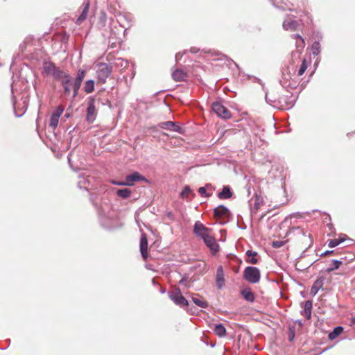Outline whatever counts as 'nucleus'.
<instances>
[{
    "label": "nucleus",
    "instance_id": "obj_46",
    "mask_svg": "<svg viewBox=\"0 0 355 355\" xmlns=\"http://www.w3.org/2000/svg\"><path fill=\"white\" fill-rule=\"evenodd\" d=\"M71 116V113L69 112V110H67V112L64 114V117L66 119H68Z\"/></svg>",
    "mask_w": 355,
    "mask_h": 355
},
{
    "label": "nucleus",
    "instance_id": "obj_18",
    "mask_svg": "<svg viewBox=\"0 0 355 355\" xmlns=\"http://www.w3.org/2000/svg\"><path fill=\"white\" fill-rule=\"evenodd\" d=\"M299 26V23L297 20L288 18L283 22V28L286 31H295Z\"/></svg>",
    "mask_w": 355,
    "mask_h": 355
},
{
    "label": "nucleus",
    "instance_id": "obj_54",
    "mask_svg": "<svg viewBox=\"0 0 355 355\" xmlns=\"http://www.w3.org/2000/svg\"><path fill=\"white\" fill-rule=\"evenodd\" d=\"M294 338V336H290V340H292V338Z\"/></svg>",
    "mask_w": 355,
    "mask_h": 355
},
{
    "label": "nucleus",
    "instance_id": "obj_17",
    "mask_svg": "<svg viewBox=\"0 0 355 355\" xmlns=\"http://www.w3.org/2000/svg\"><path fill=\"white\" fill-rule=\"evenodd\" d=\"M216 283L218 289H221L225 284L224 271L222 266L217 268Z\"/></svg>",
    "mask_w": 355,
    "mask_h": 355
},
{
    "label": "nucleus",
    "instance_id": "obj_2",
    "mask_svg": "<svg viewBox=\"0 0 355 355\" xmlns=\"http://www.w3.org/2000/svg\"><path fill=\"white\" fill-rule=\"evenodd\" d=\"M266 101L275 107L282 110H288L294 105L295 98L292 95L279 96L278 99H270L268 94L266 95Z\"/></svg>",
    "mask_w": 355,
    "mask_h": 355
},
{
    "label": "nucleus",
    "instance_id": "obj_16",
    "mask_svg": "<svg viewBox=\"0 0 355 355\" xmlns=\"http://www.w3.org/2000/svg\"><path fill=\"white\" fill-rule=\"evenodd\" d=\"M89 6H90V4L88 1L83 3V6L80 8L81 9L80 15H79V17H78V19L76 20L77 24H78V25L81 24L82 22L86 19V18L87 17V15H88Z\"/></svg>",
    "mask_w": 355,
    "mask_h": 355
},
{
    "label": "nucleus",
    "instance_id": "obj_44",
    "mask_svg": "<svg viewBox=\"0 0 355 355\" xmlns=\"http://www.w3.org/2000/svg\"><path fill=\"white\" fill-rule=\"evenodd\" d=\"M334 252V251L332 250H327L326 252H323L322 254H321V257L322 256H326V255H328V254H332Z\"/></svg>",
    "mask_w": 355,
    "mask_h": 355
},
{
    "label": "nucleus",
    "instance_id": "obj_29",
    "mask_svg": "<svg viewBox=\"0 0 355 355\" xmlns=\"http://www.w3.org/2000/svg\"><path fill=\"white\" fill-rule=\"evenodd\" d=\"M343 331V327L341 326H338V327H335L333 329V331L329 334L328 338L329 340H333L335 338H336L338 336H340Z\"/></svg>",
    "mask_w": 355,
    "mask_h": 355
},
{
    "label": "nucleus",
    "instance_id": "obj_25",
    "mask_svg": "<svg viewBox=\"0 0 355 355\" xmlns=\"http://www.w3.org/2000/svg\"><path fill=\"white\" fill-rule=\"evenodd\" d=\"M233 193L229 186H224L222 191L218 193V197L220 199H230L232 196Z\"/></svg>",
    "mask_w": 355,
    "mask_h": 355
},
{
    "label": "nucleus",
    "instance_id": "obj_24",
    "mask_svg": "<svg viewBox=\"0 0 355 355\" xmlns=\"http://www.w3.org/2000/svg\"><path fill=\"white\" fill-rule=\"evenodd\" d=\"M191 299L193 302L200 308H207L208 306V303L198 294L193 295Z\"/></svg>",
    "mask_w": 355,
    "mask_h": 355
},
{
    "label": "nucleus",
    "instance_id": "obj_35",
    "mask_svg": "<svg viewBox=\"0 0 355 355\" xmlns=\"http://www.w3.org/2000/svg\"><path fill=\"white\" fill-rule=\"evenodd\" d=\"M312 53L313 55H317L320 52V44L319 42H314L311 46Z\"/></svg>",
    "mask_w": 355,
    "mask_h": 355
},
{
    "label": "nucleus",
    "instance_id": "obj_53",
    "mask_svg": "<svg viewBox=\"0 0 355 355\" xmlns=\"http://www.w3.org/2000/svg\"><path fill=\"white\" fill-rule=\"evenodd\" d=\"M294 338V336H290V340H292V338Z\"/></svg>",
    "mask_w": 355,
    "mask_h": 355
},
{
    "label": "nucleus",
    "instance_id": "obj_15",
    "mask_svg": "<svg viewBox=\"0 0 355 355\" xmlns=\"http://www.w3.org/2000/svg\"><path fill=\"white\" fill-rule=\"evenodd\" d=\"M325 278L322 276L319 277L313 283L311 286L310 294L311 296H315L318 291L322 289L324 285Z\"/></svg>",
    "mask_w": 355,
    "mask_h": 355
},
{
    "label": "nucleus",
    "instance_id": "obj_4",
    "mask_svg": "<svg viewBox=\"0 0 355 355\" xmlns=\"http://www.w3.org/2000/svg\"><path fill=\"white\" fill-rule=\"evenodd\" d=\"M243 279L250 284H257L261 279V272L258 268L247 266L243 270Z\"/></svg>",
    "mask_w": 355,
    "mask_h": 355
},
{
    "label": "nucleus",
    "instance_id": "obj_39",
    "mask_svg": "<svg viewBox=\"0 0 355 355\" xmlns=\"http://www.w3.org/2000/svg\"><path fill=\"white\" fill-rule=\"evenodd\" d=\"M343 240L341 239H331L329 241L328 245L329 248H334L337 245H338L340 243H342Z\"/></svg>",
    "mask_w": 355,
    "mask_h": 355
},
{
    "label": "nucleus",
    "instance_id": "obj_50",
    "mask_svg": "<svg viewBox=\"0 0 355 355\" xmlns=\"http://www.w3.org/2000/svg\"><path fill=\"white\" fill-rule=\"evenodd\" d=\"M168 217L171 218V217H172V213L171 212L168 213Z\"/></svg>",
    "mask_w": 355,
    "mask_h": 355
},
{
    "label": "nucleus",
    "instance_id": "obj_51",
    "mask_svg": "<svg viewBox=\"0 0 355 355\" xmlns=\"http://www.w3.org/2000/svg\"><path fill=\"white\" fill-rule=\"evenodd\" d=\"M165 291H166V290H165V289H164V288H162V289H161V293H165Z\"/></svg>",
    "mask_w": 355,
    "mask_h": 355
},
{
    "label": "nucleus",
    "instance_id": "obj_13",
    "mask_svg": "<svg viewBox=\"0 0 355 355\" xmlns=\"http://www.w3.org/2000/svg\"><path fill=\"white\" fill-rule=\"evenodd\" d=\"M230 214V210L223 205H219L214 209V215L216 218L226 219Z\"/></svg>",
    "mask_w": 355,
    "mask_h": 355
},
{
    "label": "nucleus",
    "instance_id": "obj_23",
    "mask_svg": "<svg viewBox=\"0 0 355 355\" xmlns=\"http://www.w3.org/2000/svg\"><path fill=\"white\" fill-rule=\"evenodd\" d=\"M79 178H80V180L78 182V187L80 189H85L87 191L90 189L89 185H90L91 179L89 178V177H88V176L85 177V176L80 175Z\"/></svg>",
    "mask_w": 355,
    "mask_h": 355
},
{
    "label": "nucleus",
    "instance_id": "obj_31",
    "mask_svg": "<svg viewBox=\"0 0 355 355\" xmlns=\"http://www.w3.org/2000/svg\"><path fill=\"white\" fill-rule=\"evenodd\" d=\"M214 331L219 337H224L226 335V329L222 324H216Z\"/></svg>",
    "mask_w": 355,
    "mask_h": 355
},
{
    "label": "nucleus",
    "instance_id": "obj_14",
    "mask_svg": "<svg viewBox=\"0 0 355 355\" xmlns=\"http://www.w3.org/2000/svg\"><path fill=\"white\" fill-rule=\"evenodd\" d=\"M204 243L210 249L213 254L216 253L219 250V245L216 243L215 238L209 234L203 239Z\"/></svg>",
    "mask_w": 355,
    "mask_h": 355
},
{
    "label": "nucleus",
    "instance_id": "obj_57",
    "mask_svg": "<svg viewBox=\"0 0 355 355\" xmlns=\"http://www.w3.org/2000/svg\"><path fill=\"white\" fill-rule=\"evenodd\" d=\"M68 161H69V162L70 163L71 159H70V157H68Z\"/></svg>",
    "mask_w": 355,
    "mask_h": 355
},
{
    "label": "nucleus",
    "instance_id": "obj_52",
    "mask_svg": "<svg viewBox=\"0 0 355 355\" xmlns=\"http://www.w3.org/2000/svg\"><path fill=\"white\" fill-rule=\"evenodd\" d=\"M294 338V336H290V340H292V338Z\"/></svg>",
    "mask_w": 355,
    "mask_h": 355
},
{
    "label": "nucleus",
    "instance_id": "obj_28",
    "mask_svg": "<svg viewBox=\"0 0 355 355\" xmlns=\"http://www.w3.org/2000/svg\"><path fill=\"white\" fill-rule=\"evenodd\" d=\"M199 193L205 198H208L212 195L211 193V185L210 184H207L205 187H202L198 189Z\"/></svg>",
    "mask_w": 355,
    "mask_h": 355
},
{
    "label": "nucleus",
    "instance_id": "obj_37",
    "mask_svg": "<svg viewBox=\"0 0 355 355\" xmlns=\"http://www.w3.org/2000/svg\"><path fill=\"white\" fill-rule=\"evenodd\" d=\"M262 199L258 196L257 194H255V199L253 205V209H255V211L258 210L260 207L261 204L262 203Z\"/></svg>",
    "mask_w": 355,
    "mask_h": 355
},
{
    "label": "nucleus",
    "instance_id": "obj_26",
    "mask_svg": "<svg viewBox=\"0 0 355 355\" xmlns=\"http://www.w3.org/2000/svg\"><path fill=\"white\" fill-rule=\"evenodd\" d=\"M241 295L248 302L254 301V295L250 288H245L241 291Z\"/></svg>",
    "mask_w": 355,
    "mask_h": 355
},
{
    "label": "nucleus",
    "instance_id": "obj_36",
    "mask_svg": "<svg viewBox=\"0 0 355 355\" xmlns=\"http://www.w3.org/2000/svg\"><path fill=\"white\" fill-rule=\"evenodd\" d=\"M115 65L122 67L123 69L126 68L128 66V62L122 58H117L114 62Z\"/></svg>",
    "mask_w": 355,
    "mask_h": 355
},
{
    "label": "nucleus",
    "instance_id": "obj_9",
    "mask_svg": "<svg viewBox=\"0 0 355 355\" xmlns=\"http://www.w3.org/2000/svg\"><path fill=\"white\" fill-rule=\"evenodd\" d=\"M64 110L63 105H58L55 110L53 112L49 121V125L53 130L58 127L59 119Z\"/></svg>",
    "mask_w": 355,
    "mask_h": 355
},
{
    "label": "nucleus",
    "instance_id": "obj_56",
    "mask_svg": "<svg viewBox=\"0 0 355 355\" xmlns=\"http://www.w3.org/2000/svg\"><path fill=\"white\" fill-rule=\"evenodd\" d=\"M17 116H21L22 115V114H16Z\"/></svg>",
    "mask_w": 355,
    "mask_h": 355
},
{
    "label": "nucleus",
    "instance_id": "obj_10",
    "mask_svg": "<svg viewBox=\"0 0 355 355\" xmlns=\"http://www.w3.org/2000/svg\"><path fill=\"white\" fill-rule=\"evenodd\" d=\"M210 230L205 227L202 223L199 221H196L193 226V233L198 236L202 239V240L208 236L209 234Z\"/></svg>",
    "mask_w": 355,
    "mask_h": 355
},
{
    "label": "nucleus",
    "instance_id": "obj_48",
    "mask_svg": "<svg viewBox=\"0 0 355 355\" xmlns=\"http://www.w3.org/2000/svg\"><path fill=\"white\" fill-rule=\"evenodd\" d=\"M270 1H272V5H273L275 7H276V8H280L279 6H277V5L275 3L274 0H270Z\"/></svg>",
    "mask_w": 355,
    "mask_h": 355
},
{
    "label": "nucleus",
    "instance_id": "obj_43",
    "mask_svg": "<svg viewBox=\"0 0 355 355\" xmlns=\"http://www.w3.org/2000/svg\"><path fill=\"white\" fill-rule=\"evenodd\" d=\"M182 57V55L180 53H178L175 55V61L178 62Z\"/></svg>",
    "mask_w": 355,
    "mask_h": 355
},
{
    "label": "nucleus",
    "instance_id": "obj_12",
    "mask_svg": "<svg viewBox=\"0 0 355 355\" xmlns=\"http://www.w3.org/2000/svg\"><path fill=\"white\" fill-rule=\"evenodd\" d=\"M158 126L162 129L173 131L178 133L182 132V128L178 125V123L173 121H168L162 122L159 123Z\"/></svg>",
    "mask_w": 355,
    "mask_h": 355
},
{
    "label": "nucleus",
    "instance_id": "obj_55",
    "mask_svg": "<svg viewBox=\"0 0 355 355\" xmlns=\"http://www.w3.org/2000/svg\"><path fill=\"white\" fill-rule=\"evenodd\" d=\"M294 338V336H290V340H292V338Z\"/></svg>",
    "mask_w": 355,
    "mask_h": 355
},
{
    "label": "nucleus",
    "instance_id": "obj_32",
    "mask_svg": "<svg viewBox=\"0 0 355 355\" xmlns=\"http://www.w3.org/2000/svg\"><path fill=\"white\" fill-rule=\"evenodd\" d=\"M293 36L296 39L295 45H296V48L297 49V52H300L304 47V45H305L304 40L299 34H295Z\"/></svg>",
    "mask_w": 355,
    "mask_h": 355
},
{
    "label": "nucleus",
    "instance_id": "obj_11",
    "mask_svg": "<svg viewBox=\"0 0 355 355\" xmlns=\"http://www.w3.org/2000/svg\"><path fill=\"white\" fill-rule=\"evenodd\" d=\"M125 180L127 186H133L135 182H148L144 175L137 171L126 175Z\"/></svg>",
    "mask_w": 355,
    "mask_h": 355
},
{
    "label": "nucleus",
    "instance_id": "obj_8",
    "mask_svg": "<svg viewBox=\"0 0 355 355\" xmlns=\"http://www.w3.org/2000/svg\"><path fill=\"white\" fill-rule=\"evenodd\" d=\"M211 107L214 113L222 119H228L232 117L230 111L219 102L213 103Z\"/></svg>",
    "mask_w": 355,
    "mask_h": 355
},
{
    "label": "nucleus",
    "instance_id": "obj_42",
    "mask_svg": "<svg viewBox=\"0 0 355 355\" xmlns=\"http://www.w3.org/2000/svg\"><path fill=\"white\" fill-rule=\"evenodd\" d=\"M112 183L113 184H115V185L127 186V184H125L126 183V180H125L124 181H121V182H118V181L113 180L112 182Z\"/></svg>",
    "mask_w": 355,
    "mask_h": 355
},
{
    "label": "nucleus",
    "instance_id": "obj_38",
    "mask_svg": "<svg viewBox=\"0 0 355 355\" xmlns=\"http://www.w3.org/2000/svg\"><path fill=\"white\" fill-rule=\"evenodd\" d=\"M191 193V189L189 186H185L184 189L180 193V196L182 198L184 199L187 197V195Z\"/></svg>",
    "mask_w": 355,
    "mask_h": 355
},
{
    "label": "nucleus",
    "instance_id": "obj_33",
    "mask_svg": "<svg viewBox=\"0 0 355 355\" xmlns=\"http://www.w3.org/2000/svg\"><path fill=\"white\" fill-rule=\"evenodd\" d=\"M131 190L128 188L120 189L116 191V195L123 199L129 198L131 195Z\"/></svg>",
    "mask_w": 355,
    "mask_h": 355
},
{
    "label": "nucleus",
    "instance_id": "obj_27",
    "mask_svg": "<svg viewBox=\"0 0 355 355\" xmlns=\"http://www.w3.org/2000/svg\"><path fill=\"white\" fill-rule=\"evenodd\" d=\"M187 73L182 69H176L172 73V78L175 81H182L187 78Z\"/></svg>",
    "mask_w": 355,
    "mask_h": 355
},
{
    "label": "nucleus",
    "instance_id": "obj_22",
    "mask_svg": "<svg viewBox=\"0 0 355 355\" xmlns=\"http://www.w3.org/2000/svg\"><path fill=\"white\" fill-rule=\"evenodd\" d=\"M303 304V311H302V314L305 316L306 319H310L311 317V310L313 307V304L311 300H307Z\"/></svg>",
    "mask_w": 355,
    "mask_h": 355
},
{
    "label": "nucleus",
    "instance_id": "obj_47",
    "mask_svg": "<svg viewBox=\"0 0 355 355\" xmlns=\"http://www.w3.org/2000/svg\"><path fill=\"white\" fill-rule=\"evenodd\" d=\"M266 94H268V96H269V98H270V99H278V98H276V97H275V96H272V94H268V93H266Z\"/></svg>",
    "mask_w": 355,
    "mask_h": 355
},
{
    "label": "nucleus",
    "instance_id": "obj_20",
    "mask_svg": "<svg viewBox=\"0 0 355 355\" xmlns=\"http://www.w3.org/2000/svg\"><path fill=\"white\" fill-rule=\"evenodd\" d=\"M245 255L247 257L245 261L248 263L253 265L258 263L259 259L257 258V256L258 255L257 252L248 250L246 251Z\"/></svg>",
    "mask_w": 355,
    "mask_h": 355
},
{
    "label": "nucleus",
    "instance_id": "obj_45",
    "mask_svg": "<svg viewBox=\"0 0 355 355\" xmlns=\"http://www.w3.org/2000/svg\"><path fill=\"white\" fill-rule=\"evenodd\" d=\"M350 325L355 326V316H353L350 319Z\"/></svg>",
    "mask_w": 355,
    "mask_h": 355
},
{
    "label": "nucleus",
    "instance_id": "obj_3",
    "mask_svg": "<svg viewBox=\"0 0 355 355\" xmlns=\"http://www.w3.org/2000/svg\"><path fill=\"white\" fill-rule=\"evenodd\" d=\"M42 69V73L44 76H51L55 80L58 81L66 73L51 61H44Z\"/></svg>",
    "mask_w": 355,
    "mask_h": 355
},
{
    "label": "nucleus",
    "instance_id": "obj_19",
    "mask_svg": "<svg viewBox=\"0 0 355 355\" xmlns=\"http://www.w3.org/2000/svg\"><path fill=\"white\" fill-rule=\"evenodd\" d=\"M140 252L144 260L148 258V240L145 235H142L140 239Z\"/></svg>",
    "mask_w": 355,
    "mask_h": 355
},
{
    "label": "nucleus",
    "instance_id": "obj_5",
    "mask_svg": "<svg viewBox=\"0 0 355 355\" xmlns=\"http://www.w3.org/2000/svg\"><path fill=\"white\" fill-rule=\"evenodd\" d=\"M112 72V67L106 63H99L97 65L96 74L98 82L105 83L107 78Z\"/></svg>",
    "mask_w": 355,
    "mask_h": 355
},
{
    "label": "nucleus",
    "instance_id": "obj_34",
    "mask_svg": "<svg viewBox=\"0 0 355 355\" xmlns=\"http://www.w3.org/2000/svg\"><path fill=\"white\" fill-rule=\"evenodd\" d=\"M343 261L340 260L334 259L332 260L331 265L326 269V272L330 273L334 270L338 269L342 265Z\"/></svg>",
    "mask_w": 355,
    "mask_h": 355
},
{
    "label": "nucleus",
    "instance_id": "obj_41",
    "mask_svg": "<svg viewBox=\"0 0 355 355\" xmlns=\"http://www.w3.org/2000/svg\"><path fill=\"white\" fill-rule=\"evenodd\" d=\"M284 245V241H272V246L275 248H281Z\"/></svg>",
    "mask_w": 355,
    "mask_h": 355
},
{
    "label": "nucleus",
    "instance_id": "obj_6",
    "mask_svg": "<svg viewBox=\"0 0 355 355\" xmlns=\"http://www.w3.org/2000/svg\"><path fill=\"white\" fill-rule=\"evenodd\" d=\"M169 298L180 307H187L189 306L188 300L182 295L179 288H175L173 291L168 293Z\"/></svg>",
    "mask_w": 355,
    "mask_h": 355
},
{
    "label": "nucleus",
    "instance_id": "obj_40",
    "mask_svg": "<svg viewBox=\"0 0 355 355\" xmlns=\"http://www.w3.org/2000/svg\"><path fill=\"white\" fill-rule=\"evenodd\" d=\"M306 69H307L306 62V60L304 59V60L302 61V64L300 66V68L298 70V76H302L305 72Z\"/></svg>",
    "mask_w": 355,
    "mask_h": 355
},
{
    "label": "nucleus",
    "instance_id": "obj_49",
    "mask_svg": "<svg viewBox=\"0 0 355 355\" xmlns=\"http://www.w3.org/2000/svg\"><path fill=\"white\" fill-rule=\"evenodd\" d=\"M12 103H13V107L15 109V97L14 96L12 97Z\"/></svg>",
    "mask_w": 355,
    "mask_h": 355
},
{
    "label": "nucleus",
    "instance_id": "obj_1",
    "mask_svg": "<svg viewBox=\"0 0 355 355\" xmlns=\"http://www.w3.org/2000/svg\"><path fill=\"white\" fill-rule=\"evenodd\" d=\"M86 71L79 69L75 77H72L67 72L60 79V83L65 96H69L72 92V97L75 98L78 95L79 89L85 77Z\"/></svg>",
    "mask_w": 355,
    "mask_h": 355
},
{
    "label": "nucleus",
    "instance_id": "obj_7",
    "mask_svg": "<svg viewBox=\"0 0 355 355\" xmlns=\"http://www.w3.org/2000/svg\"><path fill=\"white\" fill-rule=\"evenodd\" d=\"M95 96H89L88 98L87 107L86 111V121L88 123H92L96 120V110L95 107Z\"/></svg>",
    "mask_w": 355,
    "mask_h": 355
},
{
    "label": "nucleus",
    "instance_id": "obj_21",
    "mask_svg": "<svg viewBox=\"0 0 355 355\" xmlns=\"http://www.w3.org/2000/svg\"><path fill=\"white\" fill-rule=\"evenodd\" d=\"M291 76L290 74L287 72L286 73L284 71L282 72V78L280 80V83L284 87H295V83H293L291 81Z\"/></svg>",
    "mask_w": 355,
    "mask_h": 355
},
{
    "label": "nucleus",
    "instance_id": "obj_30",
    "mask_svg": "<svg viewBox=\"0 0 355 355\" xmlns=\"http://www.w3.org/2000/svg\"><path fill=\"white\" fill-rule=\"evenodd\" d=\"M95 83L93 80H87L83 86V90L86 94H91L94 91Z\"/></svg>",
    "mask_w": 355,
    "mask_h": 355
}]
</instances>
